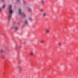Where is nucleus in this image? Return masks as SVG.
Listing matches in <instances>:
<instances>
[{
	"instance_id": "obj_3",
	"label": "nucleus",
	"mask_w": 78,
	"mask_h": 78,
	"mask_svg": "<svg viewBox=\"0 0 78 78\" xmlns=\"http://www.w3.org/2000/svg\"><path fill=\"white\" fill-rule=\"evenodd\" d=\"M10 28L11 30H17V27L14 26L11 27Z\"/></svg>"
},
{
	"instance_id": "obj_9",
	"label": "nucleus",
	"mask_w": 78,
	"mask_h": 78,
	"mask_svg": "<svg viewBox=\"0 0 78 78\" xmlns=\"http://www.w3.org/2000/svg\"><path fill=\"white\" fill-rule=\"evenodd\" d=\"M1 58L2 59H4L5 58V55H1Z\"/></svg>"
},
{
	"instance_id": "obj_10",
	"label": "nucleus",
	"mask_w": 78,
	"mask_h": 78,
	"mask_svg": "<svg viewBox=\"0 0 78 78\" xmlns=\"http://www.w3.org/2000/svg\"><path fill=\"white\" fill-rule=\"evenodd\" d=\"M43 17H45L47 16V13H43L42 14Z\"/></svg>"
},
{
	"instance_id": "obj_14",
	"label": "nucleus",
	"mask_w": 78,
	"mask_h": 78,
	"mask_svg": "<svg viewBox=\"0 0 78 78\" xmlns=\"http://www.w3.org/2000/svg\"><path fill=\"white\" fill-rule=\"evenodd\" d=\"M29 20V21L31 22V21H33V18L31 17H29L28 18Z\"/></svg>"
},
{
	"instance_id": "obj_5",
	"label": "nucleus",
	"mask_w": 78,
	"mask_h": 78,
	"mask_svg": "<svg viewBox=\"0 0 78 78\" xmlns=\"http://www.w3.org/2000/svg\"><path fill=\"white\" fill-rule=\"evenodd\" d=\"M57 45L59 47H61L62 46V43L58 42L57 43Z\"/></svg>"
},
{
	"instance_id": "obj_21",
	"label": "nucleus",
	"mask_w": 78,
	"mask_h": 78,
	"mask_svg": "<svg viewBox=\"0 0 78 78\" xmlns=\"http://www.w3.org/2000/svg\"><path fill=\"white\" fill-rule=\"evenodd\" d=\"M2 8H0V12H1V11H2Z\"/></svg>"
},
{
	"instance_id": "obj_19",
	"label": "nucleus",
	"mask_w": 78,
	"mask_h": 78,
	"mask_svg": "<svg viewBox=\"0 0 78 78\" xmlns=\"http://www.w3.org/2000/svg\"><path fill=\"white\" fill-rule=\"evenodd\" d=\"M6 5H4L2 6V8H5V7H6Z\"/></svg>"
},
{
	"instance_id": "obj_16",
	"label": "nucleus",
	"mask_w": 78,
	"mask_h": 78,
	"mask_svg": "<svg viewBox=\"0 0 78 78\" xmlns=\"http://www.w3.org/2000/svg\"><path fill=\"white\" fill-rule=\"evenodd\" d=\"M23 3L24 5H25L27 3V2H26V1H23Z\"/></svg>"
},
{
	"instance_id": "obj_18",
	"label": "nucleus",
	"mask_w": 78,
	"mask_h": 78,
	"mask_svg": "<svg viewBox=\"0 0 78 78\" xmlns=\"http://www.w3.org/2000/svg\"><path fill=\"white\" fill-rule=\"evenodd\" d=\"M17 2L18 3H20V0H17Z\"/></svg>"
},
{
	"instance_id": "obj_20",
	"label": "nucleus",
	"mask_w": 78,
	"mask_h": 78,
	"mask_svg": "<svg viewBox=\"0 0 78 78\" xmlns=\"http://www.w3.org/2000/svg\"><path fill=\"white\" fill-rule=\"evenodd\" d=\"M19 48H22V46H20L19 47Z\"/></svg>"
},
{
	"instance_id": "obj_2",
	"label": "nucleus",
	"mask_w": 78,
	"mask_h": 78,
	"mask_svg": "<svg viewBox=\"0 0 78 78\" xmlns=\"http://www.w3.org/2000/svg\"><path fill=\"white\" fill-rule=\"evenodd\" d=\"M18 13H19L21 16H22L23 18L26 17V15L22 12V9H19Z\"/></svg>"
},
{
	"instance_id": "obj_1",
	"label": "nucleus",
	"mask_w": 78,
	"mask_h": 78,
	"mask_svg": "<svg viewBox=\"0 0 78 78\" xmlns=\"http://www.w3.org/2000/svg\"><path fill=\"white\" fill-rule=\"evenodd\" d=\"M12 5H9V9L8 13V20L9 21L11 19V17H12V12H13V11L12 10Z\"/></svg>"
},
{
	"instance_id": "obj_13",
	"label": "nucleus",
	"mask_w": 78,
	"mask_h": 78,
	"mask_svg": "<svg viewBox=\"0 0 78 78\" xmlns=\"http://www.w3.org/2000/svg\"><path fill=\"white\" fill-rule=\"evenodd\" d=\"M27 9L28 10V11H30V12H31V11H32V9H31L29 7H27Z\"/></svg>"
},
{
	"instance_id": "obj_4",
	"label": "nucleus",
	"mask_w": 78,
	"mask_h": 78,
	"mask_svg": "<svg viewBox=\"0 0 78 78\" xmlns=\"http://www.w3.org/2000/svg\"><path fill=\"white\" fill-rule=\"evenodd\" d=\"M45 32L46 34H49V33H50V30L48 29H46L45 30Z\"/></svg>"
},
{
	"instance_id": "obj_12",
	"label": "nucleus",
	"mask_w": 78,
	"mask_h": 78,
	"mask_svg": "<svg viewBox=\"0 0 78 78\" xmlns=\"http://www.w3.org/2000/svg\"><path fill=\"white\" fill-rule=\"evenodd\" d=\"M30 56H33L34 55L33 52L31 51L30 52Z\"/></svg>"
},
{
	"instance_id": "obj_22",
	"label": "nucleus",
	"mask_w": 78,
	"mask_h": 78,
	"mask_svg": "<svg viewBox=\"0 0 78 78\" xmlns=\"http://www.w3.org/2000/svg\"><path fill=\"white\" fill-rule=\"evenodd\" d=\"M26 43H27V42H26V41H25V42H24V44H26Z\"/></svg>"
},
{
	"instance_id": "obj_17",
	"label": "nucleus",
	"mask_w": 78,
	"mask_h": 78,
	"mask_svg": "<svg viewBox=\"0 0 78 78\" xmlns=\"http://www.w3.org/2000/svg\"><path fill=\"white\" fill-rule=\"evenodd\" d=\"M25 23L26 24H28V21H27V20H25Z\"/></svg>"
},
{
	"instance_id": "obj_15",
	"label": "nucleus",
	"mask_w": 78,
	"mask_h": 78,
	"mask_svg": "<svg viewBox=\"0 0 78 78\" xmlns=\"http://www.w3.org/2000/svg\"><path fill=\"white\" fill-rule=\"evenodd\" d=\"M39 11H40V12H42V11H43V9L41 8H39Z\"/></svg>"
},
{
	"instance_id": "obj_6",
	"label": "nucleus",
	"mask_w": 78,
	"mask_h": 78,
	"mask_svg": "<svg viewBox=\"0 0 78 78\" xmlns=\"http://www.w3.org/2000/svg\"><path fill=\"white\" fill-rule=\"evenodd\" d=\"M41 5H44L45 4V0H41Z\"/></svg>"
},
{
	"instance_id": "obj_8",
	"label": "nucleus",
	"mask_w": 78,
	"mask_h": 78,
	"mask_svg": "<svg viewBox=\"0 0 78 78\" xmlns=\"http://www.w3.org/2000/svg\"><path fill=\"white\" fill-rule=\"evenodd\" d=\"M45 42V41L44 40H41L40 41V43L41 44H44Z\"/></svg>"
},
{
	"instance_id": "obj_11",
	"label": "nucleus",
	"mask_w": 78,
	"mask_h": 78,
	"mask_svg": "<svg viewBox=\"0 0 78 78\" xmlns=\"http://www.w3.org/2000/svg\"><path fill=\"white\" fill-rule=\"evenodd\" d=\"M0 52L1 53H4V51L3 50V49H0Z\"/></svg>"
},
{
	"instance_id": "obj_7",
	"label": "nucleus",
	"mask_w": 78,
	"mask_h": 78,
	"mask_svg": "<svg viewBox=\"0 0 78 78\" xmlns=\"http://www.w3.org/2000/svg\"><path fill=\"white\" fill-rule=\"evenodd\" d=\"M18 67L19 69V72H21V71H22V69H21V67L19 66Z\"/></svg>"
}]
</instances>
